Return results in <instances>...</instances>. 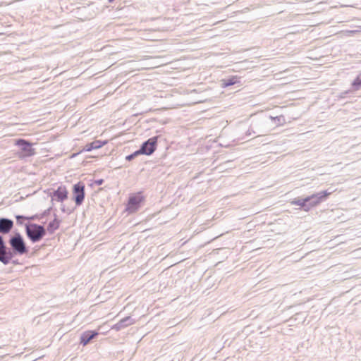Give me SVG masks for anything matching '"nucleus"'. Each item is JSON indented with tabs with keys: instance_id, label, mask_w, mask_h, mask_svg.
Instances as JSON below:
<instances>
[{
	"instance_id": "1",
	"label": "nucleus",
	"mask_w": 361,
	"mask_h": 361,
	"mask_svg": "<svg viewBox=\"0 0 361 361\" xmlns=\"http://www.w3.org/2000/svg\"><path fill=\"white\" fill-rule=\"evenodd\" d=\"M25 233L31 242L37 243L46 235V229L42 225L27 224H25Z\"/></svg>"
},
{
	"instance_id": "2",
	"label": "nucleus",
	"mask_w": 361,
	"mask_h": 361,
	"mask_svg": "<svg viewBox=\"0 0 361 361\" xmlns=\"http://www.w3.org/2000/svg\"><path fill=\"white\" fill-rule=\"evenodd\" d=\"M9 245L16 254L24 255L28 252L25 240L18 232L14 233L13 235L9 239Z\"/></svg>"
},
{
	"instance_id": "3",
	"label": "nucleus",
	"mask_w": 361,
	"mask_h": 361,
	"mask_svg": "<svg viewBox=\"0 0 361 361\" xmlns=\"http://www.w3.org/2000/svg\"><path fill=\"white\" fill-rule=\"evenodd\" d=\"M16 145L20 147V157H27L35 154V149L32 147V143L24 139H18L16 141Z\"/></svg>"
},
{
	"instance_id": "4",
	"label": "nucleus",
	"mask_w": 361,
	"mask_h": 361,
	"mask_svg": "<svg viewBox=\"0 0 361 361\" xmlns=\"http://www.w3.org/2000/svg\"><path fill=\"white\" fill-rule=\"evenodd\" d=\"M73 200L77 206L82 204L85 199V185L82 182L75 184L73 188Z\"/></svg>"
},
{
	"instance_id": "5",
	"label": "nucleus",
	"mask_w": 361,
	"mask_h": 361,
	"mask_svg": "<svg viewBox=\"0 0 361 361\" xmlns=\"http://www.w3.org/2000/svg\"><path fill=\"white\" fill-rule=\"evenodd\" d=\"M331 194V192H327L326 190H323L321 192H319L317 193L312 194V195L307 196L309 204H310V209L312 207H314L318 204H319L321 202L326 200L327 197Z\"/></svg>"
},
{
	"instance_id": "6",
	"label": "nucleus",
	"mask_w": 361,
	"mask_h": 361,
	"mask_svg": "<svg viewBox=\"0 0 361 361\" xmlns=\"http://www.w3.org/2000/svg\"><path fill=\"white\" fill-rule=\"evenodd\" d=\"M158 137H152L144 142L140 147L144 148L142 154L151 155L157 149Z\"/></svg>"
},
{
	"instance_id": "7",
	"label": "nucleus",
	"mask_w": 361,
	"mask_h": 361,
	"mask_svg": "<svg viewBox=\"0 0 361 361\" xmlns=\"http://www.w3.org/2000/svg\"><path fill=\"white\" fill-rule=\"evenodd\" d=\"M51 201L63 202L68 198V190L66 186L61 185L50 195Z\"/></svg>"
},
{
	"instance_id": "8",
	"label": "nucleus",
	"mask_w": 361,
	"mask_h": 361,
	"mask_svg": "<svg viewBox=\"0 0 361 361\" xmlns=\"http://www.w3.org/2000/svg\"><path fill=\"white\" fill-rule=\"evenodd\" d=\"M142 200V197L140 195L130 196L128 199L127 209L130 212H135L138 209Z\"/></svg>"
},
{
	"instance_id": "9",
	"label": "nucleus",
	"mask_w": 361,
	"mask_h": 361,
	"mask_svg": "<svg viewBox=\"0 0 361 361\" xmlns=\"http://www.w3.org/2000/svg\"><path fill=\"white\" fill-rule=\"evenodd\" d=\"M135 319H132L130 316L126 317L125 318L121 319L118 323L114 324L111 329L115 330L116 331H121V329L128 327L133 324H135Z\"/></svg>"
},
{
	"instance_id": "10",
	"label": "nucleus",
	"mask_w": 361,
	"mask_h": 361,
	"mask_svg": "<svg viewBox=\"0 0 361 361\" xmlns=\"http://www.w3.org/2000/svg\"><path fill=\"white\" fill-rule=\"evenodd\" d=\"M13 226V221L7 218H0V233H8Z\"/></svg>"
},
{
	"instance_id": "11",
	"label": "nucleus",
	"mask_w": 361,
	"mask_h": 361,
	"mask_svg": "<svg viewBox=\"0 0 361 361\" xmlns=\"http://www.w3.org/2000/svg\"><path fill=\"white\" fill-rule=\"evenodd\" d=\"M13 257L11 251L6 247L4 246L3 248H0V262L4 264L9 263Z\"/></svg>"
},
{
	"instance_id": "12",
	"label": "nucleus",
	"mask_w": 361,
	"mask_h": 361,
	"mask_svg": "<svg viewBox=\"0 0 361 361\" xmlns=\"http://www.w3.org/2000/svg\"><path fill=\"white\" fill-rule=\"evenodd\" d=\"M98 333L93 331H87L82 334L80 336V343L86 345L92 339H93Z\"/></svg>"
},
{
	"instance_id": "13",
	"label": "nucleus",
	"mask_w": 361,
	"mask_h": 361,
	"mask_svg": "<svg viewBox=\"0 0 361 361\" xmlns=\"http://www.w3.org/2000/svg\"><path fill=\"white\" fill-rule=\"evenodd\" d=\"M106 143V141H101V140H94L90 143H87L84 148L80 151L82 152H90L92 149H97L99 148H101L103 145H104Z\"/></svg>"
},
{
	"instance_id": "14",
	"label": "nucleus",
	"mask_w": 361,
	"mask_h": 361,
	"mask_svg": "<svg viewBox=\"0 0 361 361\" xmlns=\"http://www.w3.org/2000/svg\"><path fill=\"white\" fill-rule=\"evenodd\" d=\"M291 204L293 205L300 206L306 212L310 210V204L307 197L305 198H295L291 202Z\"/></svg>"
},
{
	"instance_id": "15",
	"label": "nucleus",
	"mask_w": 361,
	"mask_h": 361,
	"mask_svg": "<svg viewBox=\"0 0 361 361\" xmlns=\"http://www.w3.org/2000/svg\"><path fill=\"white\" fill-rule=\"evenodd\" d=\"M240 81L238 76H232L231 78L222 80L221 86L223 87H226L228 86H231L238 83H240Z\"/></svg>"
},
{
	"instance_id": "16",
	"label": "nucleus",
	"mask_w": 361,
	"mask_h": 361,
	"mask_svg": "<svg viewBox=\"0 0 361 361\" xmlns=\"http://www.w3.org/2000/svg\"><path fill=\"white\" fill-rule=\"evenodd\" d=\"M54 219L50 221L47 226V230L51 233L58 229L60 225V221L56 218V215L54 214Z\"/></svg>"
},
{
	"instance_id": "17",
	"label": "nucleus",
	"mask_w": 361,
	"mask_h": 361,
	"mask_svg": "<svg viewBox=\"0 0 361 361\" xmlns=\"http://www.w3.org/2000/svg\"><path fill=\"white\" fill-rule=\"evenodd\" d=\"M352 90L357 91L361 89V78L357 77L351 84Z\"/></svg>"
},
{
	"instance_id": "18",
	"label": "nucleus",
	"mask_w": 361,
	"mask_h": 361,
	"mask_svg": "<svg viewBox=\"0 0 361 361\" xmlns=\"http://www.w3.org/2000/svg\"><path fill=\"white\" fill-rule=\"evenodd\" d=\"M16 222L19 225H22L23 224V220L27 219V217L23 215H17L16 216Z\"/></svg>"
},
{
	"instance_id": "19",
	"label": "nucleus",
	"mask_w": 361,
	"mask_h": 361,
	"mask_svg": "<svg viewBox=\"0 0 361 361\" xmlns=\"http://www.w3.org/2000/svg\"><path fill=\"white\" fill-rule=\"evenodd\" d=\"M144 151L143 147H140L138 150L135 151V152L132 153L133 155L135 157V158L140 154H142V152Z\"/></svg>"
},
{
	"instance_id": "20",
	"label": "nucleus",
	"mask_w": 361,
	"mask_h": 361,
	"mask_svg": "<svg viewBox=\"0 0 361 361\" xmlns=\"http://www.w3.org/2000/svg\"><path fill=\"white\" fill-rule=\"evenodd\" d=\"M51 210V207L48 208L47 209L44 210L42 214L40 216V218H42L44 216H46L49 214Z\"/></svg>"
},
{
	"instance_id": "21",
	"label": "nucleus",
	"mask_w": 361,
	"mask_h": 361,
	"mask_svg": "<svg viewBox=\"0 0 361 361\" xmlns=\"http://www.w3.org/2000/svg\"><path fill=\"white\" fill-rule=\"evenodd\" d=\"M351 92V90H347V91H345V92H341V94H340V97H341V98H345V95H346L347 94H348L349 92Z\"/></svg>"
},
{
	"instance_id": "22",
	"label": "nucleus",
	"mask_w": 361,
	"mask_h": 361,
	"mask_svg": "<svg viewBox=\"0 0 361 361\" xmlns=\"http://www.w3.org/2000/svg\"><path fill=\"white\" fill-rule=\"evenodd\" d=\"M6 244L4 241V239H3V237L1 235H0V248H3L4 246H5Z\"/></svg>"
},
{
	"instance_id": "23",
	"label": "nucleus",
	"mask_w": 361,
	"mask_h": 361,
	"mask_svg": "<svg viewBox=\"0 0 361 361\" xmlns=\"http://www.w3.org/2000/svg\"><path fill=\"white\" fill-rule=\"evenodd\" d=\"M134 159H135V157L133 155V154H130L126 157V159L128 161H131Z\"/></svg>"
},
{
	"instance_id": "24",
	"label": "nucleus",
	"mask_w": 361,
	"mask_h": 361,
	"mask_svg": "<svg viewBox=\"0 0 361 361\" xmlns=\"http://www.w3.org/2000/svg\"><path fill=\"white\" fill-rule=\"evenodd\" d=\"M103 183H104V180L103 179H99V180H95V183L97 185H101Z\"/></svg>"
},
{
	"instance_id": "25",
	"label": "nucleus",
	"mask_w": 361,
	"mask_h": 361,
	"mask_svg": "<svg viewBox=\"0 0 361 361\" xmlns=\"http://www.w3.org/2000/svg\"><path fill=\"white\" fill-rule=\"evenodd\" d=\"M39 217L37 215H34V216H32L30 217H27V219L28 220H35V219H37Z\"/></svg>"
},
{
	"instance_id": "26",
	"label": "nucleus",
	"mask_w": 361,
	"mask_h": 361,
	"mask_svg": "<svg viewBox=\"0 0 361 361\" xmlns=\"http://www.w3.org/2000/svg\"><path fill=\"white\" fill-rule=\"evenodd\" d=\"M61 210L63 212H66V209H65V206L63 204L61 205Z\"/></svg>"
},
{
	"instance_id": "27",
	"label": "nucleus",
	"mask_w": 361,
	"mask_h": 361,
	"mask_svg": "<svg viewBox=\"0 0 361 361\" xmlns=\"http://www.w3.org/2000/svg\"><path fill=\"white\" fill-rule=\"evenodd\" d=\"M78 154H79V153H74V154H73L71 155V157H72V158H73V157H76Z\"/></svg>"
},
{
	"instance_id": "28",
	"label": "nucleus",
	"mask_w": 361,
	"mask_h": 361,
	"mask_svg": "<svg viewBox=\"0 0 361 361\" xmlns=\"http://www.w3.org/2000/svg\"><path fill=\"white\" fill-rule=\"evenodd\" d=\"M247 135H251V131H249V130H248V131H247Z\"/></svg>"
},
{
	"instance_id": "29",
	"label": "nucleus",
	"mask_w": 361,
	"mask_h": 361,
	"mask_svg": "<svg viewBox=\"0 0 361 361\" xmlns=\"http://www.w3.org/2000/svg\"><path fill=\"white\" fill-rule=\"evenodd\" d=\"M109 2H112L114 0H108Z\"/></svg>"
}]
</instances>
